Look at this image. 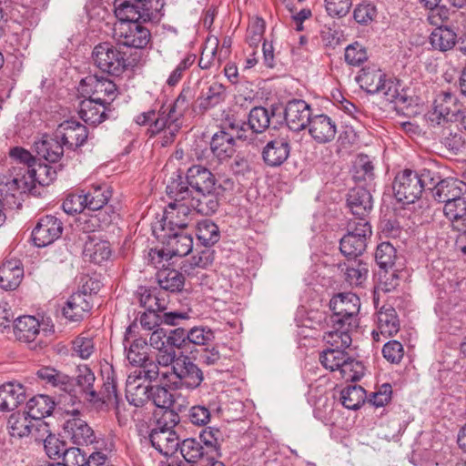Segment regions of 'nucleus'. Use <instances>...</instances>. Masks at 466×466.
Listing matches in <instances>:
<instances>
[{"mask_svg": "<svg viewBox=\"0 0 466 466\" xmlns=\"http://www.w3.org/2000/svg\"><path fill=\"white\" fill-rule=\"evenodd\" d=\"M166 192L171 201L168 203L163 217V231L168 228L171 231L175 228H187L193 220L194 209L188 203L190 191L187 185L178 177L167 186Z\"/></svg>", "mask_w": 466, "mask_h": 466, "instance_id": "nucleus-1", "label": "nucleus"}, {"mask_svg": "<svg viewBox=\"0 0 466 466\" xmlns=\"http://www.w3.org/2000/svg\"><path fill=\"white\" fill-rule=\"evenodd\" d=\"M356 80L360 86L370 94H381L384 98L395 104H404L407 101L406 96L402 94L400 80L388 76L376 65H370L363 67Z\"/></svg>", "mask_w": 466, "mask_h": 466, "instance_id": "nucleus-2", "label": "nucleus"}, {"mask_svg": "<svg viewBox=\"0 0 466 466\" xmlns=\"http://www.w3.org/2000/svg\"><path fill=\"white\" fill-rule=\"evenodd\" d=\"M160 370L154 362L130 371L126 382V398L135 407H142L150 400L151 386L146 384L160 379Z\"/></svg>", "mask_w": 466, "mask_h": 466, "instance_id": "nucleus-3", "label": "nucleus"}, {"mask_svg": "<svg viewBox=\"0 0 466 466\" xmlns=\"http://www.w3.org/2000/svg\"><path fill=\"white\" fill-rule=\"evenodd\" d=\"M159 376L161 382H166L167 385H172L177 389L195 390L204 380L203 371L186 355L177 357L170 371L160 370Z\"/></svg>", "mask_w": 466, "mask_h": 466, "instance_id": "nucleus-4", "label": "nucleus"}, {"mask_svg": "<svg viewBox=\"0 0 466 466\" xmlns=\"http://www.w3.org/2000/svg\"><path fill=\"white\" fill-rule=\"evenodd\" d=\"M14 333L21 342L42 348L47 344V338L54 333V326L48 321L40 322L34 316H22L15 319Z\"/></svg>", "mask_w": 466, "mask_h": 466, "instance_id": "nucleus-5", "label": "nucleus"}, {"mask_svg": "<svg viewBox=\"0 0 466 466\" xmlns=\"http://www.w3.org/2000/svg\"><path fill=\"white\" fill-rule=\"evenodd\" d=\"M121 46L117 42H103L96 45L92 52L95 66L103 72L119 76L127 66V58Z\"/></svg>", "mask_w": 466, "mask_h": 466, "instance_id": "nucleus-6", "label": "nucleus"}, {"mask_svg": "<svg viewBox=\"0 0 466 466\" xmlns=\"http://www.w3.org/2000/svg\"><path fill=\"white\" fill-rule=\"evenodd\" d=\"M332 314L329 320L341 324L346 328L359 326V312L360 309V298L351 292H342L334 295L329 301Z\"/></svg>", "mask_w": 466, "mask_h": 466, "instance_id": "nucleus-7", "label": "nucleus"}, {"mask_svg": "<svg viewBox=\"0 0 466 466\" xmlns=\"http://www.w3.org/2000/svg\"><path fill=\"white\" fill-rule=\"evenodd\" d=\"M164 248L161 249H152L149 253L151 263L156 267H160L163 259L168 260L173 257L187 256L193 248V238L190 235L182 232H174L169 235H163Z\"/></svg>", "mask_w": 466, "mask_h": 466, "instance_id": "nucleus-8", "label": "nucleus"}, {"mask_svg": "<svg viewBox=\"0 0 466 466\" xmlns=\"http://www.w3.org/2000/svg\"><path fill=\"white\" fill-rule=\"evenodd\" d=\"M155 0H115V15L117 23H145L156 18L152 10Z\"/></svg>", "mask_w": 466, "mask_h": 466, "instance_id": "nucleus-9", "label": "nucleus"}, {"mask_svg": "<svg viewBox=\"0 0 466 466\" xmlns=\"http://www.w3.org/2000/svg\"><path fill=\"white\" fill-rule=\"evenodd\" d=\"M113 37L119 46L143 49L149 44L151 34L142 23H116Z\"/></svg>", "mask_w": 466, "mask_h": 466, "instance_id": "nucleus-10", "label": "nucleus"}, {"mask_svg": "<svg viewBox=\"0 0 466 466\" xmlns=\"http://www.w3.org/2000/svg\"><path fill=\"white\" fill-rule=\"evenodd\" d=\"M461 112V105L457 96L451 92H441L434 99L433 109L429 114V119L438 126L455 123L460 119Z\"/></svg>", "mask_w": 466, "mask_h": 466, "instance_id": "nucleus-11", "label": "nucleus"}, {"mask_svg": "<svg viewBox=\"0 0 466 466\" xmlns=\"http://www.w3.org/2000/svg\"><path fill=\"white\" fill-rule=\"evenodd\" d=\"M417 171L406 168L397 174L393 183L396 198L403 203H414L422 193Z\"/></svg>", "mask_w": 466, "mask_h": 466, "instance_id": "nucleus-12", "label": "nucleus"}, {"mask_svg": "<svg viewBox=\"0 0 466 466\" xmlns=\"http://www.w3.org/2000/svg\"><path fill=\"white\" fill-rule=\"evenodd\" d=\"M194 95L189 87L183 88L174 102L164 106V110L169 120V136L165 144H171L181 127L180 119L187 110Z\"/></svg>", "mask_w": 466, "mask_h": 466, "instance_id": "nucleus-13", "label": "nucleus"}, {"mask_svg": "<svg viewBox=\"0 0 466 466\" xmlns=\"http://www.w3.org/2000/svg\"><path fill=\"white\" fill-rule=\"evenodd\" d=\"M63 431L65 436L76 445H88L96 441L95 431L78 410H74L72 417L65 421Z\"/></svg>", "mask_w": 466, "mask_h": 466, "instance_id": "nucleus-14", "label": "nucleus"}, {"mask_svg": "<svg viewBox=\"0 0 466 466\" xmlns=\"http://www.w3.org/2000/svg\"><path fill=\"white\" fill-rule=\"evenodd\" d=\"M135 122L139 126H148L147 132L150 134V137L162 134L160 141L162 147L169 145L165 144L167 136H169V120L165 113L164 106H161L157 111L156 109H150L137 115L135 118Z\"/></svg>", "mask_w": 466, "mask_h": 466, "instance_id": "nucleus-15", "label": "nucleus"}, {"mask_svg": "<svg viewBox=\"0 0 466 466\" xmlns=\"http://www.w3.org/2000/svg\"><path fill=\"white\" fill-rule=\"evenodd\" d=\"M81 84L90 88L88 99L107 106L118 95L116 84L107 78L89 76L83 79ZM86 91L87 92V90Z\"/></svg>", "mask_w": 466, "mask_h": 466, "instance_id": "nucleus-16", "label": "nucleus"}, {"mask_svg": "<svg viewBox=\"0 0 466 466\" xmlns=\"http://www.w3.org/2000/svg\"><path fill=\"white\" fill-rule=\"evenodd\" d=\"M63 224L57 218L47 215L39 219L32 231V238L35 246L46 247L60 238Z\"/></svg>", "mask_w": 466, "mask_h": 466, "instance_id": "nucleus-17", "label": "nucleus"}, {"mask_svg": "<svg viewBox=\"0 0 466 466\" xmlns=\"http://www.w3.org/2000/svg\"><path fill=\"white\" fill-rule=\"evenodd\" d=\"M174 426H158L149 435L152 446L165 456H172L179 446V438L173 429Z\"/></svg>", "mask_w": 466, "mask_h": 466, "instance_id": "nucleus-18", "label": "nucleus"}, {"mask_svg": "<svg viewBox=\"0 0 466 466\" xmlns=\"http://www.w3.org/2000/svg\"><path fill=\"white\" fill-rule=\"evenodd\" d=\"M56 137L60 139L67 149L72 150L81 147L86 141L87 129L79 122L67 120L57 127Z\"/></svg>", "mask_w": 466, "mask_h": 466, "instance_id": "nucleus-19", "label": "nucleus"}, {"mask_svg": "<svg viewBox=\"0 0 466 466\" xmlns=\"http://www.w3.org/2000/svg\"><path fill=\"white\" fill-rule=\"evenodd\" d=\"M310 106L304 100L293 99L285 107V121L290 130L299 131L309 126Z\"/></svg>", "mask_w": 466, "mask_h": 466, "instance_id": "nucleus-20", "label": "nucleus"}, {"mask_svg": "<svg viewBox=\"0 0 466 466\" xmlns=\"http://www.w3.org/2000/svg\"><path fill=\"white\" fill-rule=\"evenodd\" d=\"M308 127L310 137L319 144L332 141L337 134L335 121L325 114L313 116Z\"/></svg>", "mask_w": 466, "mask_h": 466, "instance_id": "nucleus-21", "label": "nucleus"}, {"mask_svg": "<svg viewBox=\"0 0 466 466\" xmlns=\"http://www.w3.org/2000/svg\"><path fill=\"white\" fill-rule=\"evenodd\" d=\"M290 153V140L288 137H278L267 143L262 157L269 167H279L289 157Z\"/></svg>", "mask_w": 466, "mask_h": 466, "instance_id": "nucleus-22", "label": "nucleus"}, {"mask_svg": "<svg viewBox=\"0 0 466 466\" xmlns=\"http://www.w3.org/2000/svg\"><path fill=\"white\" fill-rule=\"evenodd\" d=\"M186 177L187 184L191 187L189 189L191 192L218 189L215 176L209 169L201 165L190 167L187 171Z\"/></svg>", "mask_w": 466, "mask_h": 466, "instance_id": "nucleus-23", "label": "nucleus"}, {"mask_svg": "<svg viewBox=\"0 0 466 466\" xmlns=\"http://www.w3.org/2000/svg\"><path fill=\"white\" fill-rule=\"evenodd\" d=\"M358 327L346 328L344 323L338 324L327 319V330L323 334V340L333 349H345L351 344V332Z\"/></svg>", "mask_w": 466, "mask_h": 466, "instance_id": "nucleus-24", "label": "nucleus"}, {"mask_svg": "<svg viewBox=\"0 0 466 466\" xmlns=\"http://www.w3.org/2000/svg\"><path fill=\"white\" fill-rule=\"evenodd\" d=\"M26 399L25 387L15 381L0 386V410L10 411L16 409Z\"/></svg>", "mask_w": 466, "mask_h": 466, "instance_id": "nucleus-25", "label": "nucleus"}, {"mask_svg": "<svg viewBox=\"0 0 466 466\" xmlns=\"http://www.w3.org/2000/svg\"><path fill=\"white\" fill-rule=\"evenodd\" d=\"M24 268L16 258L5 259L0 266V287L5 290H14L21 283Z\"/></svg>", "mask_w": 466, "mask_h": 466, "instance_id": "nucleus-26", "label": "nucleus"}, {"mask_svg": "<svg viewBox=\"0 0 466 466\" xmlns=\"http://www.w3.org/2000/svg\"><path fill=\"white\" fill-rule=\"evenodd\" d=\"M218 189L191 192L188 199L194 211L205 216H211L219 207Z\"/></svg>", "mask_w": 466, "mask_h": 466, "instance_id": "nucleus-27", "label": "nucleus"}, {"mask_svg": "<svg viewBox=\"0 0 466 466\" xmlns=\"http://www.w3.org/2000/svg\"><path fill=\"white\" fill-rule=\"evenodd\" d=\"M92 309L91 295L76 292L70 296L63 308V315L72 321L84 319Z\"/></svg>", "mask_w": 466, "mask_h": 466, "instance_id": "nucleus-28", "label": "nucleus"}, {"mask_svg": "<svg viewBox=\"0 0 466 466\" xmlns=\"http://www.w3.org/2000/svg\"><path fill=\"white\" fill-rule=\"evenodd\" d=\"M347 204L351 213L356 217H367L373 207L370 192L361 187L350 190L347 197Z\"/></svg>", "mask_w": 466, "mask_h": 466, "instance_id": "nucleus-29", "label": "nucleus"}, {"mask_svg": "<svg viewBox=\"0 0 466 466\" xmlns=\"http://www.w3.org/2000/svg\"><path fill=\"white\" fill-rule=\"evenodd\" d=\"M378 330L372 331L375 340H380V335L394 336L400 330V320L392 307H382L377 314Z\"/></svg>", "mask_w": 466, "mask_h": 466, "instance_id": "nucleus-30", "label": "nucleus"}, {"mask_svg": "<svg viewBox=\"0 0 466 466\" xmlns=\"http://www.w3.org/2000/svg\"><path fill=\"white\" fill-rule=\"evenodd\" d=\"M226 98V86L218 81H211L208 83L207 88L202 90L197 104L201 111H207L222 104Z\"/></svg>", "mask_w": 466, "mask_h": 466, "instance_id": "nucleus-31", "label": "nucleus"}, {"mask_svg": "<svg viewBox=\"0 0 466 466\" xmlns=\"http://www.w3.org/2000/svg\"><path fill=\"white\" fill-rule=\"evenodd\" d=\"M112 254L111 245L108 241L88 236L84 246L83 255L86 260L95 264L106 261Z\"/></svg>", "mask_w": 466, "mask_h": 466, "instance_id": "nucleus-32", "label": "nucleus"}, {"mask_svg": "<svg viewBox=\"0 0 466 466\" xmlns=\"http://www.w3.org/2000/svg\"><path fill=\"white\" fill-rule=\"evenodd\" d=\"M464 187L465 185L461 180L452 177L441 178L432 192V197L436 201L445 205L461 197Z\"/></svg>", "mask_w": 466, "mask_h": 466, "instance_id": "nucleus-33", "label": "nucleus"}, {"mask_svg": "<svg viewBox=\"0 0 466 466\" xmlns=\"http://www.w3.org/2000/svg\"><path fill=\"white\" fill-rule=\"evenodd\" d=\"M213 155L220 161L230 158L236 152L234 134L225 130L215 133L210 142Z\"/></svg>", "mask_w": 466, "mask_h": 466, "instance_id": "nucleus-34", "label": "nucleus"}, {"mask_svg": "<svg viewBox=\"0 0 466 466\" xmlns=\"http://www.w3.org/2000/svg\"><path fill=\"white\" fill-rule=\"evenodd\" d=\"M150 400H152L153 403L157 407L166 410L164 417L168 418L173 425H177L179 422L178 414L169 410L174 404L173 394L169 392L165 387H151Z\"/></svg>", "mask_w": 466, "mask_h": 466, "instance_id": "nucleus-35", "label": "nucleus"}, {"mask_svg": "<svg viewBox=\"0 0 466 466\" xmlns=\"http://www.w3.org/2000/svg\"><path fill=\"white\" fill-rule=\"evenodd\" d=\"M106 110L107 106L87 98L80 102L78 115L86 124L96 126L106 119Z\"/></svg>", "mask_w": 466, "mask_h": 466, "instance_id": "nucleus-36", "label": "nucleus"}, {"mask_svg": "<svg viewBox=\"0 0 466 466\" xmlns=\"http://www.w3.org/2000/svg\"><path fill=\"white\" fill-rule=\"evenodd\" d=\"M443 213L454 228L458 230L463 228L466 226V198L461 195L445 204Z\"/></svg>", "mask_w": 466, "mask_h": 466, "instance_id": "nucleus-37", "label": "nucleus"}, {"mask_svg": "<svg viewBox=\"0 0 466 466\" xmlns=\"http://www.w3.org/2000/svg\"><path fill=\"white\" fill-rule=\"evenodd\" d=\"M55 408V401L47 395H37L26 403L25 413L32 420H43L49 416Z\"/></svg>", "mask_w": 466, "mask_h": 466, "instance_id": "nucleus-38", "label": "nucleus"}, {"mask_svg": "<svg viewBox=\"0 0 466 466\" xmlns=\"http://www.w3.org/2000/svg\"><path fill=\"white\" fill-rule=\"evenodd\" d=\"M125 350L128 361L130 364L137 366V368L144 367L153 362L148 360L147 342L143 338L134 339L128 347L125 345Z\"/></svg>", "mask_w": 466, "mask_h": 466, "instance_id": "nucleus-39", "label": "nucleus"}, {"mask_svg": "<svg viewBox=\"0 0 466 466\" xmlns=\"http://www.w3.org/2000/svg\"><path fill=\"white\" fill-rule=\"evenodd\" d=\"M430 36V42L433 48L440 51H448L457 43L456 33L447 26L436 25Z\"/></svg>", "mask_w": 466, "mask_h": 466, "instance_id": "nucleus-40", "label": "nucleus"}, {"mask_svg": "<svg viewBox=\"0 0 466 466\" xmlns=\"http://www.w3.org/2000/svg\"><path fill=\"white\" fill-rule=\"evenodd\" d=\"M84 195L87 208L96 211L106 205L112 197V192L106 184H99L92 186Z\"/></svg>", "mask_w": 466, "mask_h": 466, "instance_id": "nucleus-41", "label": "nucleus"}, {"mask_svg": "<svg viewBox=\"0 0 466 466\" xmlns=\"http://www.w3.org/2000/svg\"><path fill=\"white\" fill-rule=\"evenodd\" d=\"M345 280L351 286H361L367 279L369 268L368 264L360 259L350 260L344 264Z\"/></svg>", "mask_w": 466, "mask_h": 466, "instance_id": "nucleus-42", "label": "nucleus"}, {"mask_svg": "<svg viewBox=\"0 0 466 466\" xmlns=\"http://www.w3.org/2000/svg\"><path fill=\"white\" fill-rule=\"evenodd\" d=\"M56 177V170L52 167L44 164H35L32 168L28 167V171H25L24 175V178L28 179L25 181L26 184L38 183L41 186L49 185Z\"/></svg>", "mask_w": 466, "mask_h": 466, "instance_id": "nucleus-43", "label": "nucleus"}, {"mask_svg": "<svg viewBox=\"0 0 466 466\" xmlns=\"http://www.w3.org/2000/svg\"><path fill=\"white\" fill-rule=\"evenodd\" d=\"M157 282L162 289L177 292L183 289L185 278L176 269L162 268L157 272Z\"/></svg>", "mask_w": 466, "mask_h": 466, "instance_id": "nucleus-44", "label": "nucleus"}, {"mask_svg": "<svg viewBox=\"0 0 466 466\" xmlns=\"http://www.w3.org/2000/svg\"><path fill=\"white\" fill-rule=\"evenodd\" d=\"M38 154L49 162H57L64 154L66 147L60 139L56 137H46L37 144Z\"/></svg>", "mask_w": 466, "mask_h": 466, "instance_id": "nucleus-45", "label": "nucleus"}, {"mask_svg": "<svg viewBox=\"0 0 466 466\" xmlns=\"http://www.w3.org/2000/svg\"><path fill=\"white\" fill-rule=\"evenodd\" d=\"M367 243L368 241L361 238L352 235V232H347L340 239L339 249L345 257L355 258L365 251Z\"/></svg>", "mask_w": 466, "mask_h": 466, "instance_id": "nucleus-46", "label": "nucleus"}, {"mask_svg": "<svg viewBox=\"0 0 466 466\" xmlns=\"http://www.w3.org/2000/svg\"><path fill=\"white\" fill-rule=\"evenodd\" d=\"M441 0H420V5L426 9L428 14V21L431 25H442L449 19V9L441 5Z\"/></svg>", "mask_w": 466, "mask_h": 466, "instance_id": "nucleus-47", "label": "nucleus"}, {"mask_svg": "<svg viewBox=\"0 0 466 466\" xmlns=\"http://www.w3.org/2000/svg\"><path fill=\"white\" fill-rule=\"evenodd\" d=\"M196 235L206 247L214 245L220 238L218 227L209 219H203L198 223Z\"/></svg>", "mask_w": 466, "mask_h": 466, "instance_id": "nucleus-48", "label": "nucleus"}, {"mask_svg": "<svg viewBox=\"0 0 466 466\" xmlns=\"http://www.w3.org/2000/svg\"><path fill=\"white\" fill-rule=\"evenodd\" d=\"M366 391L361 386H348L340 392L342 405L349 410H358L365 401Z\"/></svg>", "mask_w": 466, "mask_h": 466, "instance_id": "nucleus-49", "label": "nucleus"}, {"mask_svg": "<svg viewBox=\"0 0 466 466\" xmlns=\"http://www.w3.org/2000/svg\"><path fill=\"white\" fill-rule=\"evenodd\" d=\"M274 116L268 110L263 106H256L252 108L248 115V125L253 132L256 134L264 132L270 124V117Z\"/></svg>", "mask_w": 466, "mask_h": 466, "instance_id": "nucleus-50", "label": "nucleus"}, {"mask_svg": "<svg viewBox=\"0 0 466 466\" xmlns=\"http://www.w3.org/2000/svg\"><path fill=\"white\" fill-rule=\"evenodd\" d=\"M337 373L339 378L346 381H357L364 375V366L360 361L348 354L345 362L340 365Z\"/></svg>", "mask_w": 466, "mask_h": 466, "instance_id": "nucleus-51", "label": "nucleus"}, {"mask_svg": "<svg viewBox=\"0 0 466 466\" xmlns=\"http://www.w3.org/2000/svg\"><path fill=\"white\" fill-rule=\"evenodd\" d=\"M32 419L25 413L12 414L8 420L10 434L14 437H25L30 435Z\"/></svg>", "mask_w": 466, "mask_h": 466, "instance_id": "nucleus-52", "label": "nucleus"}, {"mask_svg": "<svg viewBox=\"0 0 466 466\" xmlns=\"http://www.w3.org/2000/svg\"><path fill=\"white\" fill-rule=\"evenodd\" d=\"M347 355L348 353L340 349H327L319 354V361L325 369L337 372L345 362Z\"/></svg>", "mask_w": 466, "mask_h": 466, "instance_id": "nucleus-53", "label": "nucleus"}, {"mask_svg": "<svg viewBox=\"0 0 466 466\" xmlns=\"http://www.w3.org/2000/svg\"><path fill=\"white\" fill-rule=\"evenodd\" d=\"M180 453L188 463H195L204 455V448L195 439H186L179 444Z\"/></svg>", "mask_w": 466, "mask_h": 466, "instance_id": "nucleus-54", "label": "nucleus"}, {"mask_svg": "<svg viewBox=\"0 0 466 466\" xmlns=\"http://www.w3.org/2000/svg\"><path fill=\"white\" fill-rule=\"evenodd\" d=\"M95 350L93 339L84 334L77 336L72 342V355L82 360L89 359Z\"/></svg>", "mask_w": 466, "mask_h": 466, "instance_id": "nucleus-55", "label": "nucleus"}, {"mask_svg": "<svg viewBox=\"0 0 466 466\" xmlns=\"http://www.w3.org/2000/svg\"><path fill=\"white\" fill-rule=\"evenodd\" d=\"M199 438L204 445L210 451L220 455L219 450L224 441L223 433L218 428L207 427L202 430Z\"/></svg>", "mask_w": 466, "mask_h": 466, "instance_id": "nucleus-56", "label": "nucleus"}, {"mask_svg": "<svg viewBox=\"0 0 466 466\" xmlns=\"http://www.w3.org/2000/svg\"><path fill=\"white\" fill-rule=\"evenodd\" d=\"M353 177L356 181L372 180L374 177V166L366 155H360L354 163Z\"/></svg>", "mask_w": 466, "mask_h": 466, "instance_id": "nucleus-57", "label": "nucleus"}, {"mask_svg": "<svg viewBox=\"0 0 466 466\" xmlns=\"http://www.w3.org/2000/svg\"><path fill=\"white\" fill-rule=\"evenodd\" d=\"M187 339L188 343L206 346L215 339V331L208 326H195L188 330Z\"/></svg>", "mask_w": 466, "mask_h": 466, "instance_id": "nucleus-58", "label": "nucleus"}, {"mask_svg": "<svg viewBox=\"0 0 466 466\" xmlns=\"http://www.w3.org/2000/svg\"><path fill=\"white\" fill-rule=\"evenodd\" d=\"M418 178L420 180L423 190H430L431 193L441 180L440 173L434 165L431 164L417 171Z\"/></svg>", "mask_w": 466, "mask_h": 466, "instance_id": "nucleus-59", "label": "nucleus"}, {"mask_svg": "<svg viewBox=\"0 0 466 466\" xmlns=\"http://www.w3.org/2000/svg\"><path fill=\"white\" fill-rule=\"evenodd\" d=\"M37 376L52 386L59 387L64 390L66 389V386L69 382L68 376L50 367L40 369L37 371Z\"/></svg>", "mask_w": 466, "mask_h": 466, "instance_id": "nucleus-60", "label": "nucleus"}, {"mask_svg": "<svg viewBox=\"0 0 466 466\" xmlns=\"http://www.w3.org/2000/svg\"><path fill=\"white\" fill-rule=\"evenodd\" d=\"M396 258V249L389 242H382L377 247L375 259L381 268L391 267Z\"/></svg>", "mask_w": 466, "mask_h": 466, "instance_id": "nucleus-61", "label": "nucleus"}, {"mask_svg": "<svg viewBox=\"0 0 466 466\" xmlns=\"http://www.w3.org/2000/svg\"><path fill=\"white\" fill-rule=\"evenodd\" d=\"M95 380V375L88 368L79 370V373L76 377L77 385L83 393L90 397V400L96 397V392L94 389Z\"/></svg>", "mask_w": 466, "mask_h": 466, "instance_id": "nucleus-62", "label": "nucleus"}, {"mask_svg": "<svg viewBox=\"0 0 466 466\" xmlns=\"http://www.w3.org/2000/svg\"><path fill=\"white\" fill-rule=\"evenodd\" d=\"M44 448L46 455L53 460L62 459L67 449L66 443L55 434H52L48 439H46Z\"/></svg>", "mask_w": 466, "mask_h": 466, "instance_id": "nucleus-63", "label": "nucleus"}, {"mask_svg": "<svg viewBox=\"0 0 466 466\" xmlns=\"http://www.w3.org/2000/svg\"><path fill=\"white\" fill-rule=\"evenodd\" d=\"M366 217H357L348 223V232H352V235H356L358 238L368 241L371 235V226L365 219Z\"/></svg>", "mask_w": 466, "mask_h": 466, "instance_id": "nucleus-64", "label": "nucleus"}]
</instances>
